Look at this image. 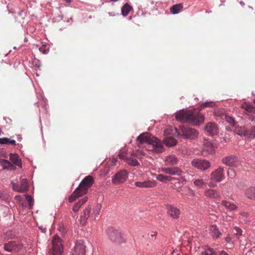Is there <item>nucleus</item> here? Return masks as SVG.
Instances as JSON below:
<instances>
[{
  "label": "nucleus",
  "mask_w": 255,
  "mask_h": 255,
  "mask_svg": "<svg viewBox=\"0 0 255 255\" xmlns=\"http://www.w3.org/2000/svg\"><path fill=\"white\" fill-rule=\"evenodd\" d=\"M225 120L229 124L232 126H235L236 122L234 119L230 116H225Z\"/></svg>",
  "instance_id": "4c0bfd02"
},
{
  "label": "nucleus",
  "mask_w": 255,
  "mask_h": 255,
  "mask_svg": "<svg viewBox=\"0 0 255 255\" xmlns=\"http://www.w3.org/2000/svg\"><path fill=\"white\" fill-rule=\"evenodd\" d=\"M25 198L28 203L29 207L30 208H32V207L33 205V203H34L33 198L31 197V196L28 195H25Z\"/></svg>",
  "instance_id": "ea45409f"
},
{
  "label": "nucleus",
  "mask_w": 255,
  "mask_h": 255,
  "mask_svg": "<svg viewBox=\"0 0 255 255\" xmlns=\"http://www.w3.org/2000/svg\"><path fill=\"white\" fill-rule=\"evenodd\" d=\"M174 178L171 176L164 175L162 174H159L156 176V179L162 182H166L167 181H171Z\"/></svg>",
  "instance_id": "7c9ffc66"
},
{
  "label": "nucleus",
  "mask_w": 255,
  "mask_h": 255,
  "mask_svg": "<svg viewBox=\"0 0 255 255\" xmlns=\"http://www.w3.org/2000/svg\"><path fill=\"white\" fill-rule=\"evenodd\" d=\"M167 165H174L177 163L178 159L173 155L167 156L165 160Z\"/></svg>",
  "instance_id": "a878e982"
},
{
  "label": "nucleus",
  "mask_w": 255,
  "mask_h": 255,
  "mask_svg": "<svg viewBox=\"0 0 255 255\" xmlns=\"http://www.w3.org/2000/svg\"><path fill=\"white\" fill-rule=\"evenodd\" d=\"M204 195L209 198H213L216 200H220L221 195L219 193L213 189H206L204 191Z\"/></svg>",
  "instance_id": "dca6fc26"
},
{
  "label": "nucleus",
  "mask_w": 255,
  "mask_h": 255,
  "mask_svg": "<svg viewBox=\"0 0 255 255\" xmlns=\"http://www.w3.org/2000/svg\"><path fill=\"white\" fill-rule=\"evenodd\" d=\"M0 163L4 169H6L8 170L15 169V167L10 162H9L8 160H3L0 161Z\"/></svg>",
  "instance_id": "c85d7f7f"
},
{
  "label": "nucleus",
  "mask_w": 255,
  "mask_h": 255,
  "mask_svg": "<svg viewBox=\"0 0 255 255\" xmlns=\"http://www.w3.org/2000/svg\"><path fill=\"white\" fill-rule=\"evenodd\" d=\"M28 187V183L26 179H22L20 181L19 192H26Z\"/></svg>",
  "instance_id": "bb28decb"
},
{
  "label": "nucleus",
  "mask_w": 255,
  "mask_h": 255,
  "mask_svg": "<svg viewBox=\"0 0 255 255\" xmlns=\"http://www.w3.org/2000/svg\"><path fill=\"white\" fill-rule=\"evenodd\" d=\"M164 132L165 133H168V129H166L165 131H164Z\"/></svg>",
  "instance_id": "680f3d73"
},
{
  "label": "nucleus",
  "mask_w": 255,
  "mask_h": 255,
  "mask_svg": "<svg viewBox=\"0 0 255 255\" xmlns=\"http://www.w3.org/2000/svg\"><path fill=\"white\" fill-rule=\"evenodd\" d=\"M201 255H216V254L212 249H209L202 252Z\"/></svg>",
  "instance_id": "a19ab883"
},
{
  "label": "nucleus",
  "mask_w": 255,
  "mask_h": 255,
  "mask_svg": "<svg viewBox=\"0 0 255 255\" xmlns=\"http://www.w3.org/2000/svg\"><path fill=\"white\" fill-rule=\"evenodd\" d=\"M22 248L23 245L19 241H10L4 245V250L9 252H19Z\"/></svg>",
  "instance_id": "6e6552de"
},
{
  "label": "nucleus",
  "mask_w": 255,
  "mask_h": 255,
  "mask_svg": "<svg viewBox=\"0 0 255 255\" xmlns=\"http://www.w3.org/2000/svg\"><path fill=\"white\" fill-rule=\"evenodd\" d=\"M86 245L82 240H79L76 243L74 250L71 255H85Z\"/></svg>",
  "instance_id": "1a4fd4ad"
},
{
  "label": "nucleus",
  "mask_w": 255,
  "mask_h": 255,
  "mask_svg": "<svg viewBox=\"0 0 255 255\" xmlns=\"http://www.w3.org/2000/svg\"><path fill=\"white\" fill-rule=\"evenodd\" d=\"M227 173L228 176L231 178H233L235 176V171L232 169L228 170Z\"/></svg>",
  "instance_id": "a18cd8bd"
},
{
  "label": "nucleus",
  "mask_w": 255,
  "mask_h": 255,
  "mask_svg": "<svg viewBox=\"0 0 255 255\" xmlns=\"http://www.w3.org/2000/svg\"><path fill=\"white\" fill-rule=\"evenodd\" d=\"M176 131L178 135L190 139L196 138L199 134L195 129L184 126H180L179 129H176Z\"/></svg>",
  "instance_id": "20e7f679"
},
{
  "label": "nucleus",
  "mask_w": 255,
  "mask_h": 255,
  "mask_svg": "<svg viewBox=\"0 0 255 255\" xmlns=\"http://www.w3.org/2000/svg\"><path fill=\"white\" fill-rule=\"evenodd\" d=\"M205 131L211 135H216L218 133L217 125L215 123L210 122L207 123L205 127Z\"/></svg>",
  "instance_id": "4468645a"
},
{
  "label": "nucleus",
  "mask_w": 255,
  "mask_h": 255,
  "mask_svg": "<svg viewBox=\"0 0 255 255\" xmlns=\"http://www.w3.org/2000/svg\"><path fill=\"white\" fill-rule=\"evenodd\" d=\"M210 231L212 236L213 238H218L222 235L216 225H212L210 227Z\"/></svg>",
  "instance_id": "5701e85b"
},
{
  "label": "nucleus",
  "mask_w": 255,
  "mask_h": 255,
  "mask_svg": "<svg viewBox=\"0 0 255 255\" xmlns=\"http://www.w3.org/2000/svg\"><path fill=\"white\" fill-rule=\"evenodd\" d=\"M183 5L182 3H178L173 5L170 8V11L172 14H177L180 12L183 9Z\"/></svg>",
  "instance_id": "b1692460"
},
{
  "label": "nucleus",
  "mask_w": 255,
  "mask_h": 255,
  "mask_svg": "<svg viewBox=\"0 0 255 255\" xmlns=\"http://www.w3.org/2000/svg\"><path fill=\"white\" fill-rule=\"evenodd\" d=\"M134 185L138 187L147 188L155 187L156 183L154 181L147 180L143 182H136Z\"/></svg>",
  "instance_id": "f3484780"
},
{
  "label": "nucleus",
  "mask_w": 255,
  "mask_h": 255,
  "mask_svg": "<svg viewBox=\"0 0 255 255\" xmlns=\"http://www.w3.org/2000/svg\"><path fill=\"white\" fill-rule=\"evenodd\" d=\"M248 137L250 138H255V126L253 127L250 131L249 130Z\"/></svg>",
  "instance_id": "79ce46f5"
},
{
  "label": "nucleus",
  "mask_w": 255,
  "mask_h": 255,
  "mask_svg": "<svg viewBox=\"0 0 255 255\" xmlns=\"http://www.w3.org/2000/svg\"><path fill=\"white\" fill-rule=\"evenodd\" d=\"M181 188L180 187H179L178 189H177V190L178 191H180L181 190Z\"/></svg>",
  "instance_id": "e2e57ef3"
},
{
  "label": "nucleus",
  "mask_w": 255,
  "mask_h": 255,
  "mask_svg": "<svg viewBox=\"0 0 255 255\" xmlns=\"http://www.w3.org/2000/svg\"><path fill=\"white\" fill-rule=\"evenodd\" d=\"M249 119L251 121H254L255 122V116H251L249 117Z\"/></svg>",
  "instance_id": "5fc2aeb1"
},
{
  "label": "nucleus",
  "mask_w": 255,
  "mask_h": 255,
  "mask_svg": "<svg viewBox=\"0 0 255 255\" xmlns=\"http://www.w3.org/2000/svg\"><path fill=\"white\" fill-rule=\"evenodd\" d=\"M215 106V104L213 102H206L200 106L198 110H182L176 113L175 117L177 121L182 122H187L193 125H200L205 120L204 116L200 111L205 107L212 108Z\"/></svg>",
  "instance_id": "f257e3e1"
},
{
  "label": "nucleus",
  "mask_w": 255,
  "mask_h": 255,
  "mask_svg": "<svg viewBox=\"0 0 255 255\" xmlns=\"http://www.w3.org/2000/svg\"><path fill=\"white\" fill-rule=\"evenodd\" d=\"M246 255H255V247L252 248Z\"/></svg>",
  "instance_id": "3c124183"
},
{
  "label": "nucleus",
  "mask_w": 255,
  "mask_h": 255,
  "mask_svg": "<svg viewBox=\"0 0 255 255\" xmlns=\"http://www.w3.org/2000/svg\"><path fill=\"white\" fill-rule=\"evenodd\" d=\"M157 233L156 232H152L151 234L149 235V239L151 240L155 239Z\"/></svg>",
  "instance_id": "8fccbe9b"
},
{
  "label": "nucleus",
  "mask_w": 255,
  "mask_h": 255,
  "mask_svg": "<svg viewBox=\"0 0 255 255\" xmlns=\"http://www.w3.org/2000/svg\"><path fill=\"white\" fill-rule=\"evenodd\" d=\"M162 171L166 174L180 176L183 173V171L177 167H164L162 168Z\"/></svg>",
  "instance_id": "2eb2a0df"
},
{
  "label": "nucleus",
  "mask_w": 255,
  "mask_h": 255,
  "mask_svg": "<svg viewBox=\"0 0 255 255\" xmlns=\"http://www.w3.org/2000/svg\"><path fill=\"white\" fill-rule=\"evenodd\" d=\"M12 189L13 190L19 192L20 186L17 183H15L14 181L11 182Z\"/></svg>",
  "instance_id": "37998d69"
},
{
  "label": "nucleus",
  "mask_w": 255,
  "mask_h": 255,
  "mask_svg": "<svg viewBox=\"0 0 255 255\" xmlns=\"http://www.w3.org/2000/svg\"><path fill=\"white\" fill-rule=\"evenodd\" d=\"M237 133L238 134L240 135H245L248 136L249 135V130H245L244 128H240V129H239L237 130Z\"/></svg>",
  "instance_id": "58836bf2"
},
{
  "label": "nucleus",
  "mask_w": 255,
  "mask_h": 255,
  "mask_svg": "<svg viewBox=\"0 0 255 255\" xmlns=\"http://www.w3.org/2000/svg\"><path fill=\"white\" fill-rule=\"evenodd\" d=\"M128 173L126 170H122L117 172L112 179V182L114 184L124 183L128 178Z\"/></svg>",
  "instance_id": "9d476101"
},
{
  "label": "nucleus",
  "mask_w": 255,
  "mask_h": 255,
  "mask_svg": "<svg viewBox=\"0 0 255 255\" xmlns=\"http://www.w3.org/2000/svg\"><path fill=\"white\" fill-rule=\"evenodd\" d=\"M246 196L251 199H255V187H250L245 191Z\"/></svg>",
  "instance_id": "4be33fe9"
},
{
  "label": "nucleus",
  "mask_w": 255,
  "mask_h": 255,
  "mask_svg": "<svg viewBox=\"0 0 255 255\" xmlns=\"http://www.w3.org/2000/svg\"><path fill=\"white\" fill-rule=\"evenodd\" d=\"M67 2L70 3L72 0H65Z\"/></svg>",
  "instance_id": "bf43d9fd"
},
{
  "label": "nucleus",
  "mask_w": 255,
  "mask_h": 255,
  "mask_svg": "<svg viewBox=\"0 0 255 255\" xmlns=\"http://www.w3.org/2000/svg\"><path fill=\"white\" fill-rule=\"evenodd\" d=\"M191 165L199 170L204 171L210 167V163L205 159L196 158L191 161Z\"/></svg>",
  "instance_id": "0eeeda50"
},
{
  "label": "nucleus",
  "mask_w": 255,
  "mask_h": 255,
  "mask_svg": "<svg viewBox=\"0 0 255 255\" xmlns=\"http://www.w3.org/2000/svg\"><path fill=\"white\" fill-rule=\"evenodd\" d=\"M117 158H113V160H112V163L114 164H115L117 162Z\"/></svg>",
  "instance_id": "4d7b16f0"
},
{
  "label": "nucleus",
  "mask_w": 255,
  "mask_h": 255,
  "mask_svg": "<svg viewBox=\"0 0 255 255\" xmlns=\"http://www.w3.org/2000/svg\"><path fill=\"white\" fill-rule=\"evenodd\" d=\"M39 51L43 54H47L48 50L46 49L44 47L42 46L39 48Z\"/></svg>",
  "instance_id": "09e8293b"
},
{
  "label": "nucleus",
  "mask_w": 255,
  "mask_h": 255,
  "mask_svg": "<svg viewBox=\"0 0 255 255\" xmlns=\"http://www.w3.org/2000/svg\"><path fill=\"white\" fill-rule=\"evenodd\" d=\"M220 255H228L227 253L224 251H221L220 253Z\"/></svg>",
  "instance_id": "6e6d98bb"
},
{
  "label": "nucleus",
  "mask_w": 255,
  "mask_h": 255,
  "mask_svg": "<svg viewBox=\"0 0 255 255\" xmlns=\"http://www.w3.org/2000/svg\"><path fill=\"white\" fill-rule=\"evenodd\" d=\"M45 230H46V229H44L43 230V232H45Z\"/></svg>",
  "instance_id": "338daca9"
},
{
  "label": "nucleus",
  "mask_w": 255,
  "mask_h": 255,
  "mask_svg": "<svg viewBox=\"0 0 255 255\" xmlns=\"http://www.w3.org/2000/svg\"><path fill=\"white\" fill-rule=\"evenodd\" d=\"M94 182L92 176L89 175L85 177L80 183L79 186L74 190L69 197V201L72 202L79 197L85 195Z\"/></svg>",
  "instance_id": "7ed1b4c3"
},
{
  "label": "nucleus",
  "mask_w": 255,
  "mask_h": 255,
  "mask_svg": "<svg viewBox=\"0 0 255 255\" xmlns=\"http://www.w3.org/2000/svg\"><path fill=\"white\" fill-rule=\"evenodd\" d=\"M194 184L198 188H203L206 185L207 183L203 179H197L194 181Z\"/></svg>",
  "instance_id": "473e14b6"
},
{
  "label": "nucleus",
  "mask_w": 255,
  "mask_h": 255,
  "mask_svg": "<svg viewBox=\"0 0 255 255\" xmlns=\"http://www.w3.org/2000/svg\"><path fill=\"white\" fill-rule=\"evenodd\" d=\"M222 204L227 209L230 211H234L237 208V206L236 205L226 201H223Z\"/></svg>",
  "instance_id": "cd10ccee"
},
{
  "label": "nucleus",
  "mask_w": 255,
  "mask_h": 255,
  "mask_svg": "<svg viewBox=\"0 0 255 255\" xmlns=\"http://www.w3.org/2000/svg\"><path fill=\"white\" fill-rule=\"evenodd\" d=\"M7 207L4 205H0V218L4 217L6 214Z\"/></svg>",
  "instance_id": "e433bc0d"
},
{
  "label": "nucleus",
  "mask_w": 255,
  "mask_h": 255,
  "mask_svg": "<svg viewBox=\"0 0 255 255\" xmlns=\"http://www.w3.org/2000/svg\"><path fill=\"white\" fill-rule=\"evenodd\" d=\"M222 160L224 164L229 166H238L240 164L238 158L234 155L226 156Z\"/></svg>",
  "instance_id": "9b49d317"
},
{
  "label": "nucleus",
  "mask_w": 255,
  "mask_h": 255,
  "mask_svg": "<svg viewBox=\"0 0 255 255\" xmlns=\"http://www.w3.org/2000/svg\"><path fill=\"white\" fill-rule=\"evenodd\" d=\"M88 200V198L87 197H84L81 200H80L77 203H75L73 207V211L75 213H77L80 208Z\"/></svg>",
  "instance_id": "412c9836"
},
{
  "label": "nucleus",
  "mask_w": 255,
  "mask_h": 255,
  "mask_svg": "<svg viewBox=\"0 0 255 255\" xmlns=\"http://www.w3.org/2000/svg\"><path fill=\"white\" fill-rule=\"evenodd\" d=\"M101 205L100 204H98L96 205V206L95 207L93 213L95 215V219H96V217H97L100 213L101 210Z\"/></svg>",
  "instance_id": "c9c22d12"
},
{
  "label": "nucleus",
  "mask_w": 255,
  "mask_h": 255,
  "mask_svg": "<svg viewBox=\"0 0 255 255\" xmlns=\"http://www.w3.org/2000/svg\"><path fill=\"white\" fill-rule=\"evenodd\" d=\"M8 144L15 145H16V142L14 140H13V139L11 140L9 138V141H8Z\"/></svg>",
  "instance_id": "603ef678"
},
{
  "label": "nucleus",
  "mask_w": 255,
  "mask_h": 255,
  "mask_svg": "<svg viewBox=\"0 0 255 255\" xmlns=\"http://www.w3.org/2000/svg\"><path fill=\"white\" fill-rule=\"evenodd\" d=\"M164 142L167 146H172L176 144L177 140L172 137H168L164 140Z\"/></svg>",
  "instance_id": "c756f323"
},
{
  "label": "nucleus",
  "mask_w": 255,
  "mask_h": 255,
  "mask_svg": "<svg viewBox=\"0 0 255 255\" xmlns=\"http://www.w3.org/2000/svg\"><path fill=\"white\" fill-rule=\"evenodd\" d=\"M253 102H254V104L255 105V99L254 100Z\"/></svg>",
  "instance_id": "69168bd1"
},
{
  "label": "nucleus",
  "mask_w": 255,
  "mask_h": 255,
  "mask_svg": "<svg viewBox=\"0 0 255 255\" xmlns=\"http://www.w3.org/2000/svg\"><path fill=\"white\" fill-rule=\"evenodd\" d=\"M63 247L61 239L57 235L54 236L52 240V248L50 251L51 255H61Z\"/></svg>",
  "instance_id": "39448f33"
},
{
  "label": "nucleus",
  "mask_w": 255,
  "mask_h": 255,
  "mask_svg": "<svg viewBox=\"0 0 255 255\" xmlns=\"http://www.w3.org/2000/svg\"><path fill=\"white\" fill-rule=\"evenodd\" d=\"M118 0H110V1H114V2L117 1H118Z\"/></svg>",
  "instance_id": "052dcab7"
},
{
  "label": "nucleus",
  "mask_w": 255,
  "mask_h": 255,
  "mask_svg": "<svg viewBox=\"0 0 255 255\" xmlns=\"http://www.w3.org/2000/svg\"><path fill=\"white\" fill-rule=\"evenodd\" d=\"M126 160L127 163L130 165L133 166L139 165V163L136 159H134L133 157H127Z\"/></svg>",
  "instance_id": "72a5a7b5"
},
{
  "label": "nucleus",
  "mask_w": 255,
  "mask_h": 255,
  "mask_svg": "<svg viewBox=\"0 0 255 255\" xmlns=\"http://www.w3.org/2000/svg\"><path fill=\"white\" fill-rule=\"evenodd\" d=\"M9 159L11 162L15 165L19 167H22V163L21 159L19 158V156L16 153H10L9 155Z\"/></svg>",
  "instance_id": "6ab92c4d"
},
{
  "label": "nucleus",
  "mask_w": 255,
  "mask_h": 255,
  "mask_svg": "<svg viewBox=\"0 0 255 255\" xmlns=\"http://www.w3.org/2000/svg\"><path fill=\"white\" fill-rule=\"evenodd\" d=\"M235 234L238 236H241L242 234V230L239 227H235L234 228Z\"/></svg>",
  "instance_id": "c03bdc74"
},
{
  "label": "nucleus",
  "mask_w": 255,
  "mask_h": 255,
  "mask_svg": "<svg viewBox=\"0 0 255 255\" xmlns=\"http://www.w3.org/2000/svg\"><path fill=\"white\" fill-rule=\"evenodd\" d=\"M208 185L210 187H214L216 186V184H215L213 181H211L209 183Z\"/></svg>",
  "instance_id": "864d4df0"
},
{
  "label": "nucleus",
  "mask_w": 255,
  "mask_h": 255,
  "mask_svg": "<svg viewBox=\"0 0 255 255\" xmlns=\"http://www.w3.org/2000/svg\"><path fill=\"white\" fill-rule=\"evenodd\" d=\"M231 240V238L229 237H227L226 238V240L227 242H229Z\"/></svg>",
  "instance_id": "13d9d810"
},
{
  "label": "nucleus",
  "mask_w": 255,
  "mask_h": 255,
  "mask_svg": "<svg viewBox=\"0 0 255 255\" xmlns=\"http://www.w3.org/2000/svg\"><path fill=\"white\" fill-rule=\"evenodd\" d=\"M223 171V168L221 167L216 169L211 174V180H215L218 182L221 181L224 178Z\"/></svg>",
  "instance_id": "f8f14e48"
},
{
  "label": "nucleus",
  "mask_w": 255,
  "mask_h": 255,
  "mask_svg": "<svg viewBox=\"0 0 255 255\" xmlns=\"http://www.w3.org/2000/svg\"><path fill=\"white\" fill-rule=\"evenodd\" d=\"M203 151L207 154H213L215 151L213 144L210 142H205L203 145Z\"/></svg>",
  "instance_id": "aec40b11"
},
{
  "label": "nucleus",
  "mask_w": 255,
  "mask_h": 255,
  "mask_svg": "<svg viewBox=\"0 0 255 255\" xmlns=\"http://www.w3.org/2000/svg\"><path fill=\"white\" fill-rule=\"evenodd\" d=\"M242 108L248 113L255 114V107L250 104L245 103L242 104Z\"/></svg>",
  "instance_id": "393cba45"
},
{
  "label": "nucleus",
  "mask_w": 255,
  "mask_h": 255,
  "mask_svg": "<svg viewBox=\"0 0 255 255\" xmlns=\"http://www.w3.org/2000/svg\"><path fill=\"white\" fill-rule=\"evenodd\" d=\"M1 194H2L1 193H0V197H1Z\"/></svg>",
  "instance_id": "774afa93"
},
{
  "label": "nucleus",
  "mask_w": 255,
  "mask_h": 255,
  "mask_svg": "<svg viewBox=\"0 0 255 255\" xmlns=\"http://www.w3.org/2000/svg\"><path fill=\"white\" fill-rule=\"evenodd\" d=\"M107 233L110 240L115 243L121 244L125 242L124 238L121 233L113 228H109Z\"/></svg>",
  "instance_id": "423d86ee"
},
{
  "label": "nucleus",
  "mask_w": 255,
  "mask_h": 255,
  "mask_svg": "<svg viewBox=\"0 0 255 255\" xmlns=\"http://www.w3.org/2000/svg\"><path fill=\"white\" fill-rule=\"evenodd\" d=\"M181 178L183 179V180H184V181H185V178H183V177H181Z\"/></svg>",
  "instance_id": "0e129e2a"
},
{
  "label": "nucleus",
  "mask_w": 255,
  "mask_h": 255,
  "mask_svg": "<svg viewBox=\"0 0 255 255\" xmlns=\"http://www.w3.org/2000/svg\"><path fill=\"white\" fill-rule=\"evenodd\" d=\"M132 7L128 3L125 4L122 8V13L124 16H127L128 14L129 11L131 10Z\"/></svg>",
  "instance_id": "2f4dec72"
},
{
  "label": "nucleus",
  "mask_w": 255,
  "mask_h": 255,
  "mask_svg": "<svg viewBox=\"0 0 255 255\" xmlns=\"http://www.w3.org/2000/svg\"><path fill=\"white\" fill-rule=\"evenodd\" d=\"M9 138L6 137L0 138V144H8Z\"/></svg>",
  "instance_id": "49530a36"
},
{
  "label": "nucleus",
  "mask_w": 255,
  "mask_h": 255,
  "mask_svg": "<svg viewBox=\"0 0 255 255\" xmlns=\"http://www.w3.org/2000/svg\"><path fill=\"white\" fill-rule=\"evenodd\" d=\"M131 155L136 157L138 159H140L142 156L144 155V153L142 151L137 150L133 151Z\"/></svg>",
  "instance_id": "f704fd0d"
},
{
  "label": "nucleus",
  "mask_w": 255,
  "mask_h": 255,
  "mask_svg": "<svg viewBox=\"0 0 255 255\" xmlns=\"http://www.w3.org/2000/svg\"><path fill=\"white\" fill-rule=\"evenodd\" d=\"M126 156V152L124 151H120L119 154V157L122 159H125L127 157Z\"/></svg>",
  "instance_id": "de8ad7c7"
},
{
  "label": "nucleus",
  "mask_w": 255,
  "mask_h": 255,
  "mask_svg": "<svg viewBox=\"0 0 255 255\" xmlns=\"http://www.w3.org/2000/svg\"><path fill=\"white\" fill-rule=\"evenodd\" d=\"M137 142L138 146H140V144L143 143H146V148L152 152L161 153L164 150L161 141L147 133L140 134L137 138Z\"/></svg>",
  "instance_id": "f03ea898"
},
{
  "label": "nucleus",
  "mask_w": 255,
  "mask_h": 255,
  "mask_svg": "<svg viewBox=\"0 0 255 255\" xmlns=\"http://www.w3.org/2000/svg\"><path fill=\"white\" fill-rule=\"evenodd\" d=\"M167 214L174 219H178L180 215V210L177 207L168 205L166 206Z\"/></svg>",
  "instance_id": "ddd939ff"
},
{
  "label": "nucleus",
  "mask_w": 255,
  "mask_h": 255,
  "mask_svg": "<svg viewBox=\"0 0 255 255\" xmlns=\"http://www.w3.org/2000/svg\"><path fill=\"white\" fill-rule=\"evenodd\" d=\"M91 208L90 206L86 207L83 211L81 215L80 216V222L81 224L84 225L85 224L87 220L90 216L91 213Z\"/></svg>",
  "instance_id": "a211bd4d"
}]
</instances>
